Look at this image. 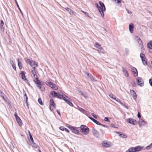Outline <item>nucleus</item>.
<instances>
[{"label":"nucleus","instance_id":"1","mask_svg":"<svg viewBox=\"0 0 152 152\" xmlns=\"http://www.w3.org/2000/svg\"><path fill=\"white\" fill-rule=\"evenodd\" d=\"M80 132L85 135L88 134L89 130L88 128L86 126L82 125L80 127Z\"/></svg>","mask_w":152,"mask_h":152},{"label":"nucleus","instance_id":"2","mask_svg":"<svg viewBox=\"0 0 152 152\" xmlns=\"http://www.w3.org/2000/svg\"><path fill=\"white\" fill-rule=\"evenodd\" d=\"M99 3L100 6V7H101V12H99L102 17L104 16V14L103 12L106 9L105 6L104 4L101 1H99Z\"/></svg>","mask_w":152,"mask_h":152},{"label":"nucleus","instance_id":"3","mask_svg":"<svg viewBox=\"0 0 152 152\" xmlns=\"http://www.w3.org/2000/svg\"><path fill=\"white\" fill-rule=\"evenodd\" d=\"M35 83L38 85L37 87L39 88L40 89L41 91H44L45 90V88L43 86H42L41 82L38 79L34 81Z\"/></svg>","mask_w":152,"mask_h":152},{"label":"nucleus","instance_id":"4","mask_svg":"<svg viewBox=\"0 0 152 152\" xmlns=\"http://www.w3.org/2000/svg\"><path fill=\"white\" fill-rule=\"evenodd\" d=\"M102 145L105 148H109L112 146V144L111 142L107 141L105 140L102 143Z\"/></svg>","mask_w":152,"mask_h":152},{"label":"nucleus","instance_id":"5","mask_svg":"<svg viewBox=\"0 0 152 152\" xmlns=\"http://www.w3.org/2000/svg\"><path fill=\"white\" fill-rule=\"evenodd\" d=\"M126 121L128 123L135 125L137 123V121L131 118H127L126 120Z\"/></svg>","mask_w":152,"mask_h":152},{"label":"nucleus","instance_id":"6","mask_svg":"<svg viewBox=\"0 0 152 152\" xmlns=\"http://www.w3.org/2000/svg\"><path fill=\"white\" fill-rule=\"evenodd\" d=\"M69 128L71 130L72 132L73 133L77 134H79V131L77 129V128L76 127L72 126H70Z\"/></svg>","mask_w":152,"mask_h":152},{"label":"nucleus","instance_id":"7","mask_svg":"<svg viewBox=\"0 0 152 152\" xmlns=\"http://www.w3.org/2000/svg\"><path fill=\"white\" fill-rule=\"evenodd\" d=\"M137 84L140 86H142L144 85L143 81L141 78L138 77L137 78Z\"/></svg>","mask_w":152,"mask_h":152},{"label":"nucleus","instance_id":"8","mask_svg":"<svg viewBox=\"0 0 152 152\" xmlns=\"http://www.w3.org/2000/svg\"><path fill=\"white\" fill-rule=\"evenodd\" d=\"M89 118L91 120L93 121L95 123H96V124L100 125V126H103L104 127H107V126H106L105 125L101 124L98 121L95 119L91 117H89Z\"/></svg>","mask_w":152,"mask_h":152},{"label":"nucleus","instance_id":"9","mask_svg":"<svg viewBox=\"0 0 152 152\" xmlns=\"http://www.w3.org/2000/svg\"><path fill=\"white\" fill-rule=\"evenodd\" d=\"M138 123L139 126L140 127L145 125H147L148 124L147 123L142 119H140Z\"/></svg>","mask_w":152,"mask_h":152},{"label":"nucleus","instance_id":"10","mask_svg":"<svg viewBox=\"0 0 152 152\" xmlns=\"http://www.w3.org/2000/svg\"><path fill=\"white\" fill-rule=\"evenodd\" d=\"M92 132L94 136L97 138L99 137V134L98 131L94 128H92Z\"/></svg>","mask_w":152,"mask_h":152},{"label":"nucleus","instance_id":"11","mask_svg":"<svg viewBox=\"0 0 152 152\" xmlns=\"http://www.w3.org/2000/svg\"><path fill=\"white\" fill-rule=\"evenodd\" d=\"M131 69L134 76L135 77L137 76L138 75V72L137 69L134 67H132Z\"/></svg>","mask_w":152,"mask_h":152},{"label":"nucleus","instance_id":"12","mask_svg":"<svg viewBox=\"0 0 152 152\" xmlns=\"http://www.w3.org/2000/svg\"><path fill=\"white\" fill-rule=\"evenodd\" d=\"M26 73L24 71H22L20 73V75L22 79L24 81H27V79L26 77V76L25 74Z\"/></svg>","mask_w":152,"mask_h":152},{"label":"nucleus","instance_id":"13","mask_svg":"<svg viewBox=\"0 0 152 152\" xmlns=\"http://www.w3.org/2000/svg\"><path fill=\"white\" fill-rule=\"evenodd\" d=\"M135 39L137 41V43L139 45H142V42L140 39L137 36H136L135 37Z\"/></svg>","mask_w":152,"mask_h":152},{"label":"nucleus","instance_id":"14","mask_svg":"<svg viewBox=\"0 0 152 152\" xmlns=\"http://www.w3.org/2000/svg\"><path fill=\"white\" fill-rule=\"evenodd\" d=\"M31 73L33 75V77L35 79V80H38V77H37V75L35 69H34L33 70H31Z\"/></svg>","mask_w":152,"mask_h":152},{"label":"nucleus","instance_id":"15","mask_svg":"<svg viewBox=\"0 0 152 152\" xmlns=\"http://www.w3.org/2000/svg\"><path fill=\"white\" fill-rule=\"evenodd\" d=\"M86 74L87 76H88V79L91 81L92 82H94L96 81V80L91 75H89V74L88 73H86Z\"/></svg>","mask_w":152,"mask_h":152},{"label":"nucleus","instance_id":"16","mask_svg":"<svg viewBox=\"0 0 152 152\" xmlns=\"http://www.w3.org/2000/svg\"><path fill=\"white\" fill-rule=\"evenodd\" d=\"M31 64L30 65L34 69H35L36 67L38 66V63L34 61H32Z\"/></svg>","mask_w":152,"mask_h":152},{"label":"nucleus","instance_id":"17","mask_svg":"<svg viewBox=\"0 0 152 152\" xmlns=\"http://www.w3.org/2000/svg\"><path fill=\"white\" fill-rule=\"evenodd\" d=\"M4 24L3 21L2 20L1 21V22L0 23V29L1 31L3 32L4 31Z\"/></svg>","mask_w":152,"mask_h":152},{"label":"nucleus","instance_id":"18","mask_svg":"<svg viewBox=\"0 0 152 152\" xmlns=\"http://www.w3.org/2000/svg\"><path fill=\"white\" fill-rule=\"evenodd\" d=\"M134 28V26L132 23H131L129 25V29L131 33H132Z\"/></svg>","mask_w":152,"mask_h":152},{"label":"nucleus","instance_id":"19","mask_svg":"<svg viewBox=\"0 0 152 152\" xmlns=\"http://www.w3.org/2000/svg\"><path fill=\"white\" fill-rule=\"evenodd\" d=\"M123 72L124 74V75L126 77H128L129 76V74L127 70L124 67H122Z\"/></svg>","mask_w":152,"mask_h":152},{"label":"nucleus","instance_id":"20","mask_svg":"<svg viewBox=\"0 0 152 152\" xmlns=\"http://www.w3.org/2000/svg\"><path fill=\"white\" fill-rule=\"evenodd\" d=\"M130 93L132 95L133 98L135 100L136 99L137 97V96L134 90H132L130 91Z\"/></svg>","mask_w":152,"mask_h":152},{"label":"nucleus","instance_id":"21","mask_svg":"<svg viewBox=\"0 0 152 152\" xmlns=\"http://www.w3.org/2000/svg\"><path fill=\"white\" fill-rule=\"evenodd\" d=\"M62 97H63V99L65 102H67V101H68L69 100L68 99L69 98L65 94H62Z\"/></svg>","mask_w":152,"mask_h":152},{"label":"nucleus","instance_id":"22","mask_svg":"<svg viewBox=\"0 0 152 152\" xmlns=\"http://www.w3.org/2000/svg\"><path fill=\"white\" fill-rule=\"evenodd\" d=\"M16 119L19 125L20 126H21L22 125V121L20 118L19 117H18V118H16Z\"/></svg>","mask_w":152,"mask_h":152},{"label":"nucleus","instance_id":"23","mask_svg":"<svg viewBox=\"0 0 152 152\" xmlns=\"http://www.w3.org/2000/svg\"><path fill=\"white\" fill-rule=\"evenodd\" d=\"M65 9L69 13L70 15H72L74 14V11L72 10H71L69 8L67 7Z\"/></svg>","mask_w":152,"mask_h":152},{"label":"nucleus","instance_id":"24","mask_svg":"<svg viewBox=\"0 0 152 152\" xmlns=\"http://www.w3.org/2000/svg\"><path fill=\"white\" fill-rule=\"evenodd\" d=\"M50 94L53 96L57 97L58 94L55 91H52L50 92Z\"/></svg>","mask_w":152,"mask_h":152},{"label":"nucleus","instance_id":"25","mask_svg":"<svg viewBox=\"0 0 152 152\" xmlns=\"http://www.w3.org/2000/svg\"><path fill=\"white\" fill-rule=\"evenodd\" d=\"M135 147V152L139 151L143 148V147L140 146H136Z\"/></svg>","mask_w":152,"mask_h":152},{"label":"nucleus","instance_id":"26","mask_svg":"<svg viewBox=\"0 0 152 152\" xmlns=\"http://www.w3.org/2000/svg\"><path fill=\"white\" fill-rule=\"evenodd\" d=\"M80 93L81 94L86 98H87L88 97V96L86 92L81 91Z\"/></svg>","mask_w":152,"mask_h":152},{"label":"nucleus","instance_id":"27","mask_svg":"<svg viewBox=\"0 0 152 152\" xmlns=\"http://www.w3.org/2000/svg\"><path fill=\"white\" fill-rule=\"evenodd\" d=\"M148 48L150 49H152V41H150L147 44Z\"/></svg>","mask_w":152,"mask_h":152},{"label":"nucleus","instance_id":"28","mask_svg":"<svg viewBox=\"0 0 152 152\" xmlns=\"http://www.w3.org/2000/svg\"><path fill=\"white\" fill-rule=\"evenodd\" d=\"M54 90H57L58 89V87L55 84L53 83L51 87Z\"/></svg>","mask_w":152,"mask_h":152},{"label":"nucleus","instance_id":"29","mask_svg":"<svg viewBox=\"0 0 152 152\" xmlns=\"http://www.w3.org/2000/svg\"><path fill=\"white\" fill-rule=\"evenodd\" d=\"M50 106H55V103L54 102L53 100L51 99H50Z\"/></svg>","mask_w":152,"mask_h":152},{"label":"nucleus","instance_id":"30","mask_svg":"<svg viewBox=\"0 0 152 152\" xmlns=\"http://www.w3.org/2000/svg\"><path fill=\"white\" fill-rule=\"evenodd\" d=\"M140 56L142 60L143 61L144 59H146L145 57L144 54L141 53L140 55Z\"/></svg>","mask_w":152,"mask_h":152},{"label":"nucleus","instance_id":"31","mask_svg":"<svg viewBox=\"0 0 152 152\" xmlns=\"http://www.w3.org/2000/svg\"><path fill=\"white\" fill-rule=\"evenodd\" d=\"M29 137H30V139H29V142H33V141H34L33 139V138L32 136L31 135L30 132L29 131Z\"/></svg>","mask_w":152,"mask_h":152},{"label":"nucleus","instance_id":"32","mask_svg":"<svg viewBox=\"0 0 152 152\" xmlns=\"http://www.w3.org/2000/svg\"><path fill=\"white\" fill-rule=\"evenodd\" d=\"M135 151L136 150H135V147H131L128 149V151L129 152H135Z\"/></svg>","mask_w":152,"mask_h":152},{"label":"nucleus","instance_id":"33","mask_svg":"<svg viewBox=\"0 0 152 152\" xmlns=\"http://www.w3.org/2000/svg\"><path fill=\"white\" fill-rule=\"evenodd\" d=\"M99 50H97L99 53H102L104 54L105 53V52L104 51V49H103V48L102 47L100 48L99 49Z\"/></svg>","mask_w":152,"mask_h":152},{"label":"nucleus","instance_id":"34","mask_svg":"<svg viewBox=\"0 0 152 152\" xmlns=\"http://www.w3.org/2000/svg\"><path fill=\"white\" fill-rule=\"evenodd\" d=\"M18 65L20 69H21L22 68V63H21V62L19 60V59H18Z\"/></svg>","mask_w":152,"mask_h":152},{"label":"nucleus","instance_id":"35","mask_svg":"<svg viewBox=\"0 0 152 152\" xmlns=\"http://www.w3.org/2000/svg\"><path fill=\"white\" fill-rule=\"evenodd\" d=\"M27 64H29L30 65L31 64V62L32 61V60H31L30 59H28L26 60H25Z\"/></svg>","mask_w":152,"mask_h":152},{"label":"nucleus","instance_id":"36","mask_svg":"<svg viewBox=\"0 0 152 152\" xmlns=\"http://www.w3.org/2000/svg\"><path fill=\"white\" fill-rule=\"evenodd\" d=\"M31 143L32 146L34 148H37L38 145L36 143L34 142H31Z\"/></svg>","mask_w":152,"mask_h":152},{"label":"nucleus","instance_id":"37","mask_svg":"<svg viewBox=\"0 0 152 152\" xmlns=\"http://www.w3.org/2000/svg\"><path fill=\"white\" fill-rule=\"evenodd\" d=\"M94 46L96 48H98L99 49L101 47V45L100 44H99L98 43H96V44H95L94 45Z\"/></svg>","mask_w":152,"mask_h":152},{"label":"nucleus","instance_id":"38","mask_svg":"<svg viewBox=\"0 0 152 152\" xmlns=\"http://www.w3.org/2000/svg\"><path fill=\"white\" fill-rule=\"evenodd\" d=\"M15 3H16V4L17 5V7H18L19 10V11H20V13H21V14H23V12H22V11H21L20 8L19 7V6L18 4L16 1V0H15Z\"/></svg>","mask_w":152,"mask_h":152},{"label":"nucleus","instance_id":"39","mask_svg":"<svg viewBox=\"0 0 152 152\" xmlns=\"http://www.w3.org/2000/svg\"><path fill=\"white\" fill-rule=\"evenodd\" d=\"M120 136L122 138H126L127 137V135L125 134H120Z\"/></svg>","mask_w":152,"mask_h":152},{"label":"nucleus","instance_id":"40","mask_svg":"<svg viewBox=\"0 0 152 152\" xmlns=\"http://www.w3.org/2000/svg\"><path fill=\"white\" fill-rule=\"evenodd\" d=\"M109 96L110 97V98H112L115 100H116L115 96H114L113 94H109Z\"/></svg>","mask_w":152,"mask_h":152},{"label":"nucleus","instance_id":"41","mask_svg":"<svg viewBox=\"0 0 152 152\" xmlns=\"http://www.w3.org/2000/svg\"><path fill=\"white\" fill-rule=\"evenodd\" d=\"M0 96L2 98V99H5V94L3 92L1 93L0 94Z\"/></svg>","mask_w":152,"mask_h":152},{"label":"nucleus","instance_id":"42","mask_svg":"<svg viewBox=\"0 0 152 152\" xmlns=\"http://www.w3.org/2000/svg\"><path fill=\"white\" fill-rule=\"evenodd\" d=\"M24 93H25V94H24V96H23L24 99V100H26V102H27V100H28V97H27L26 93L25 92Z\"/></svg>","mask_w":152,"mask_h":152},{"label":"nucleus","instance_id":"43","mask_svg":"<svg viewBox=\"0 0 152 152\" xmlns=\"http://www.w3.org/2000/svg\"><path fill=\"white\" fill-rule=\"evenodd\" d=\"M96 6L98 8V9L99 12H101V7L99 6L98 4L96 3L95 4Z\"/></svg>","mask_w":152,"mask_h":152},{"label":"nucleus","instance_id":"44","mask_svg":"<svg viewBox=\"0 0 152 152\" xmlns=\"http://www.w3.org/2000/svg\"><path fill=\"white\" fill-rule=\"evenodd\" d=\"M45 83L47 86H49V87H51L52 85V84L53 83H52L49 82H46Z\"/></svg>","mask_w":152,"mask_h":152},{"label":"nucleus","instance_id":"45","mask_svg":"<svg viewBox=\"0 0 152 152\" xmlns=\"http://www.w3.org/2000/svg\"><path fill=\"white\" fill-rule=\"evenodd\" d=\"M38 102L41 105H43V103L41 99L40 98L38 99Z\"/></svg>","mask_w":152,"mask_h":152},{"label":"nucleus","instance_id":"46","mask_svg":"<svg viewBox=\"0 0 152 152\" xmlns=\"http://www.w3.org/2000/svg\"><path fill=\"white\" fill-rule=\"evenodd\" d=\"M79 110L83 113H85L86 112V111L82 108H79Z\"/></svg>","mask_w":152,"mask_h":152},{"label":"nucleus","instance_id":"47","mask_svg":"<svg viewBox=\"0 0 152 152\" xmlns=\"http://www.w3.org/2000/svg\"><path fill=\"white\" fill-rule=\"evenodd\" d=\"M66 102L70 106H73V104L69 100Z\"/></svg>","mask_w":152,"mask_h":152},{"label":"nucleus","instance_id":"48","mask_svg":"<svg viewBox=\"0 0 152 152\" xmlns=\"http://www.w3.org/2000/svg\"><path fill=\"white\" fill-rule=\"evenodd\" d=\"M143 64L144 65H146L147 64V62L146 61V59H144L142 61Z\"/></svg>","mask_w":152,"mask_h":152},{"label":"nucleus","instance_id":"49","mask_svg":"<svg viewBox=\"0 0 152 152\" xmlns=\"http://www.w3.org/2000/svg\"><path fill=\"white\" fill-rule=\"evenodd\" d=\"M104 120L106 121H107V122L109 121V119L107 117H105L104 119Z\"/></svg>","mask_w":152,"mask_h":152},{"label":"nucleus","instance_id":"50","mask_svg":"<svg viewBox=\"0 0 152 152\" xmlns=\"http://www.w3.org/2000/svg\"><path fill=\"white\" fill-rule=\"evenodd\" d=\"M61 96H62V95L60 94H58L57 97L60 99H61L62 98Z\"/></svg>","mask_w":152,"mask_h":152},{"label":"nucleus","instance_id":"51","mask_svg":"<svg viewBox=\"0 0 152 152\" xmlns=\"http://www.w3.org/2000/svg\"><path fill=\"white\" fill-rule=\"evenodd\" d=\"M125 52L126 55H128V54L129 50L128 49L126 48L125 50Z\"/></svg>","mask_w":152,"mask_h":152},{"label":"nucleus","instance_id":"52","mask_svg":"<svg viewBox=\"0 0 152 152\" xmlns=\"http://www.w3.org/2000/svg\"><path fill=\"white\" fill-rule=\"evenodd\" d=\"M149 82L150 85L152 87V79H150L149 80Z\"/></svg>","mask_w":152,"mask_h":152},{"label":"nucleus","instance_id":"53","mask_svg":"<svg viewBox=\"0 0 152 152\" xmlns=\"http://www.w3.org/2000/svg\"><path fill=\"white\" fill-rule=\"evenodd\" d=\"M64 129H65V128L64 126H61L59 128L62 131H64Z\"/></svg>","mask_w":152,"mask_h":152},{"label":"nucleus","instance_id":"54","mask_svg":"<svg viewBox=\"0 0 152 152\" xmlns=\"http://www.w3.org/2000/svg\"><path fill=\"white\" fill-rule=\"evenodd\" d=\"M91 115H92V116L94 117L95 118H97V116H96V115L94 114V113H92L91 114Z\"/></svg>","mask_w":152,"mask_h":152},{"label":"nucleus","instance_id":"55","mask_svg":"<svg viewBox=\"0 0 152 152\" xmlns=\"http://www.w3.org/2000/svg\"><path fill=\"white\" fill-rule=\"evenodd\" d=\"M10 64L12 66L14 65L13 61L11 60H10Z\"/></svg>","mask_w":152,"mask_h":152},{"label":"nucleus","instance_id":"56","mask_svg":"<svg viewBox=\"0 0 152 152\" xmlns=\"http://www.w3.org/2000/svg\"><path fill=\"white\" fill-rule=\"evenodd\" d=\"M14 115H15V117L16 118V119L17 118H18V117H19L18 116V114H17V113H14Z\"/></svg>","mask_w":152,"mask_h":152},{"label":"nucleus","instance_id":"57","mask_svg":"<svg viewBox=\"0 0 152 152\" xmlns=\"http://www.w3.org/2000/svg\"><path fill=\"white\" fill-rule=\"evenodd\" d=\"M126 10L128 13L129 14H131L132 13V12L130 11L129 10H128L127 9H126Z\"/></svg>","mask_w":152,"mask_h":152},{"label":"nucleus","instance_id":"58","mask_svg":"<svg viewBox=\"0 0 152 152\" xmlns=\"http://www.w3.org/2000/svg\"><path fill=\"white\" fill-rule=\"evenodd\" d=\"M54 107V106H50V108L51 110H53V108Z\"/></svg>","mask_w":152,"mask_h":152},{"label":"nucleus","instance_id":"59","mask_svg":"<svg viewBox=\"0 0 152 152\" xmlns=\"http://www.w3.org/2000/svg\"><path fill=\"white\" fill-rule=\"evenodd\" d=\"M12 66V67L14 69V70H15V71H16V68L15 66V65H13Z\"/></svg>","mask_w":152,"mask_h":152},{"label":"nucleus","instance_id":"60","mask_svg":"<svg viewBox=\"0 0 152 152\" xmlns=\"http://www.w3.org/2000/svg\"><path fill=\"white\" fill-rule=\"evenodd\" d=\"M137 117H138L139 118H140L141 117V115L140 114V113H138V114H137Z\"/></svg>","mask_w":152,"mask_h":152},{"label":"nucleus","instance_id":"61","mask_svg":"<svg viewBox=\"0 0 152 152\" xmlns=\"http://www.w3.org/2000/svg\"><path fill=\"white\" fill-rule=\"evenodd\" d=\"M151 147L149 145H148L146 147V148L147 149H150Z\"/></svg>","mask_w":152,"mask_h":152},{"label":"nucleus","instance_id":"62","mask_svg":"<svg viewBox=\"0 0 152 152\" xmlns=\"http://www.w3.org/2000/svg\"><path fill=\"white\" fill-rule=\"evenodd\" d=\"M66 127H68V128H69V129H70V128H69L70 126H70L68 124H66Z\"/></svg>","mask_w":152,"mask_h":152},{"label":"nucleus","instance_id":"63","mask_svg":"<svg viewBox=\"0 0 152 152\" xmlns=\"http://www.w3.org/2000/svg\"><path fill=\"white\" fill-rule=\"evenodd\" d=\"M57 111V113H58V114L59 115H60V111H59V110H56Z\"/></svg>","mask_w":152,"mask_h":152},{"label":"nucleus","instance_id":"64","mask_svg":"<svg viewBox=\"0 0 152 152\" xmlns=\"http://www.w3.org/2000/svg\"><path fill=\"white\" fill-rule=\"evenodd\" d=\"M64 130L67 132H69V130L66 128H65V129H64Z\"/></svg>","mask_w":152,"mask_h":152}]
</instances>
